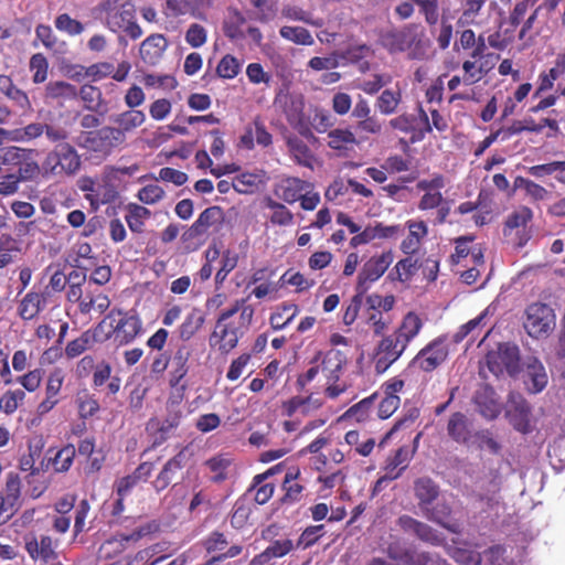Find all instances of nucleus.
<instances>
[{
    "label": "nucleus",
    "instance_id": "obj_7",
    "mask_svg": "<svg viewBox=\"0 0 565 565\" xmlns=\"http://www.w3.org/2000/svg\"><path fill=\"white\" fill-rule=\"evenodd\" d=\"M450 353V344L446 334L434 338L411 359L409 367L424 373L435 372L446 363Z\"/></svg>",
    "mask_w": 565,
    "mask_h": 565
},
{
    "label": "nucleus",
    "instance_id": "obj_24",
    "mask_svg": "<svg viewBox=\"0 0 565 565\" xmlns=\"http://www.w3.org/2000/svg\"><path fill=\"white\" fill-rule=\"evenodd\" d=\"M102 326L99 322L93 329L83 331L79 337L66 343L64 353L67 359H75L81 356L82 353L93 348L94 343H103L104 335H102Z\"/></svg>",
    "mask_w": 565,
    "mask_h": 565
},
{
    "label": "nucleus",
    "instance_id": "obj_10",
    "mask_svg": "<svg viewBox=\"0 0 565 565\" xmlns=\"http://www.w3.org/2000/svg\"><path fill=\"white\" fill-rule=\"evenodd\" d=\"M405 352L396 331L382 335L373 354V365L377 374L385 373Z\"/></svg>",
    "mask_w": 565,
    "mask_h": 565
},
{
    "label": "nucleus",
    "instance_id": "obj_19",
    "mask_svg": "<svg viewBox=\"0 0 565 565\" xmlns=\"http://www.w3.org/2000/svg\"><path fill=\"white\" fill-rule=\"evenodd\" d=\"M65 380V374L62 369L55 367L47 375L45 386V398L36 406V413L39 416L54 409L55 405L60 403L58 395Z\"/></svg>",
    "mask_w": 565,
    "mask_h": 565
},
{
    "label": "nucleus",
    "instance_id": "obj_41",
    "mask_svg": "<svg viewBox=\"0 0 565 565\" xmlns=\"http://www.w3.org/2000/svg\"><path fill=\"white\" fill-rule=\"evenodd\" d=\"M413 451L406 446L397 448L394 455L386 458L384 470L394 476V480L398 479L406 469Z\"/></svg>",
    "mask_w": 565,
    "mask_h": 565
},
{
    "label": "nucleus",
    "instance_id": "obj_53",
    "mask_svg": "<svg viewBox=\"0 0 565 565\" xmlns=\"http://www.w3.org/2000/svg\"><path fill=\"white\" fill-rule=\"evenodd\" d=\"M26 394L22 388L8 390L0 397V411L13 414L23 404Z\"/></svg>",
    "mask_w": 565,
    "mask_h": 565
},
{
    "label": "nucleus",
    "instance_id": "obj_48",
    "mask_svg": "<svg viewBox=\"0 0 565 565\" xmlns=\"http://www.w3.org/2000/svg\"><path fill=\"white\" fill-rule=\"evenodd\" d=\"M418 270V260L413 259L412 255L406 256L404 259L398 260L390 271L392 281L406 282L413 278Z\"/></svg>",
    "mask_w": 565,
    "mask_h": 565
},
{
    "label": "nucleus",
    "instance_id": "obj_22",
    "mask_svg": "<svg viewBox=\"0 0 565 565\" xmlns=\"http://www.w3.org/2000/svg\"><path fill=\"white\" fill-rule=\"evenodd\" d=\"M47 306L45 292L29 290L17 305V315L22 321H31L39 317Z\"/></svg>",
    "mask_w": 565,
    "mask_h": 565
},
{
    "label": "nucleus",
    "instance_id": "obj_13",
    "mask_svg": "<svg viewBox=\"0 0 565 565\" xmlns=\"http://www.w3.org/2000/svg\"><path fill=\"white\" fill-rule=\"evenodd\" d=\"M25 150L22 148H0V163L18 166L17 174L20 181L35 179L40 173V166L31 159H25Z\"/></svg>",
    "mask_w": 565,
    "mask_h": 565
},
{
    "label": "nucleus",
    "instance_id": "obj_49",
    "mask_svg": "<svg viewBox=\"0 0 565 565\" xmlns=\"http://www.w3.org/2000/svg\"><path fill=\"white\" fill-rule=\"evenodd\" d=\"M75 403L78 409V417L82 419H88L97 415L100 409L99 401L94 394L88 393V391H81L76 398Z\"/></svg>",
    "mask_w": 565,
    "mask_h": 565
},
{
    "label": "nucleus",
    "instance_id": "obj_37",
    "mask_svg": "<svg viewBox=\"0 0 565 565\" xmlns=\"http://www.w3.org/2000/svg\"><path fill=\"white\" fill-rule=\"evenodd\" d=\"M406 225L409 233L402 241L401 249L406 255H414L418 253L420 242L428 234V228L424 221H408Z\"/></svg>",
    "mask_w": 565,
    "mask_h": 565
},
{
    "label": "nucleus",
    "instance_id": "obj_40",
    "mask_svg": "<svg viewBox=\"0 0 565 565\" xmlns=\"http://www.w3.org/2000/svg\"><path fill=\"white\" fill-rule=\"evenodd\" d=\"M191 351L186 345H181L172 359L173 367L169 372V386H177L182 383L184 376L189 373V359Z\"/></svg>",
    "mask_w": 565,
    "mask_h": 565
},
{
    "label": "nucleus",
    "instance_id": "obj_17",
    "mask_svg": "<svg viewBox=\"0 0 565 565\" xmlns=\"http://www.w3.org/2000/svg\"><path fill=\"white\" fill-rule=\"evenodd\" d=\"M224 222V211L220 206H211L202 211L195 223L182 234L184 241L195 239L206 234L209 230Z\"/></svg>",
    "mask_w": 565,
    "mask_h": 565
},
{
    "label": "nucleus",
    "instance_id": "obj_15",
    "mask_svg": "<svg viewBox=\"0 0 565 565\" xmlns=\"http://www.w3.org/2000/svg\"><path fill=\"white\" fill-rule=\"evenodd\" d=\"M160 525L157 521H150L139 525L130 534H117L105 541L102 548L111 547V551L105 554V558H113V556L122 553L128 542H138L151 533L159 531Z\"/></svg>",
    "mask_w": 565,
    "mask_h": 565
},
{
    "label": "nucleus",
    "instance_id": "obj_42",
    "mask_svg": "<svg viewBox=\"0 0 565 565\" xmlns=\"http://www.w3.org/2000/svg\"><path fill=\"white\" fill-rule=\"evenodd\" d=\"M232 463L233 459L230 454H217L205 461V466L213 472L211 478L213 483H222L228 478V469Z\"/></svg>",
    "mask_w": 565,
    "mask_h": 565
},
{
    "label": "nucleus",
    "instance_id": "obj_21",
    "mask_svg": "<svg viewBox=\"0 0 565 565\" xmlns=\"http://www.w3.org/2000/svg\"><path fill=\"white\" fill-rule=\"evenodd\" d=\"M424 516L427 518L428 521L441 525L443 529L451 533L461 532L460 523L452 520V507L449 501H435L434 503L430 504L427 512H425Z\"/></svg>",
    "mask_w": 565,
    "mask_h": 565
},
{
    "label": "nucleus",
    "instance_id": "obj_2",
    "mask_svg": "<svg viewBox=\"0 0 565 565\" xmlns=\"http://www.w3.org/2000/svg\"><path fill=\"white\" fill-rule=\"evenodd\" d=\"M377 44L390 54L408 52L411 60H425L431 41L420 23H405L403 28L381 30Z\"/></svg>",
    "mask_w": 565,
    "mask_h": 565
},
{
    "label": "nucleus",
    "instance_id": "obj_45",
    "mask_svg": "<svg viewBox=\"0 0 565 565\" xmlns=\"http://www.w3.org/2000/svg\"><path fill=\"white\" fill-rule=\"evenodd\" d=\"M145 120V111L130 108L129 110L117 114L114 119L117 125V131H121L124 136L126 132H130L132 129L142 126Z\"/></svg>",
    "mask_w": 565,
    "mask_h": 565
},
{
    "label": "nucleus",
    "instance_id": "obj_60",
    "mask_svg": "<svg viewBox=\"0 0 565 565\" xmlns=\"http://www.w3.org/2000/svg\"><path fill=\"white\" fill-rule=\"evenodd\" d=\"M344 439L347 444L353 447L355 452L360 456H369L374 450V438H366L365 440H361V433L358 430L347 431Z\"/></svg>",
    "mask_w": 565,
    "mask_h": 565
},
{
    "label": "nucleus",
    "instance_id": "obj_58",
    "mask_svg": "<svg viewBox=\"0 0 565 565\" xmlns=\"http://www.w3.org/2000/svg\"><path fill=\"white\" fill-rule=\"evenodd\" d=\"M29 70L32 81L35 84H42L47 81L49 62L43 53H34L29 60Z\"/></svg>",
    "mask_w": 565,
    "mask_h": 565
},
{
    "label": "nucleus",
    "instance_id": "obj_11",
    "mask_svg": "<svg viewBox=\"0 0 565 565\" xmlns=\"http://www.w3.org/2000/svg\"><path fill=\"white\" fill-rule=\"evenodd\" d=\"M393 259L394 255L392 250L371 256L359 273L355 290L366 294L373 282L377 281V279L383 276Z\"/></svg>",
    "mask_w": 565,
    "mask_h": 565
},
{
    "label": "nucleus",
    "instance_id": "obj_5",
    "mask_svg": "<svg viewBox=\"0 0 565 565\" xmlns=\"http://www.w3.org/2000/svg\"><path fill=\"white\" fill-rule=\"evenodd\" d=\"M486 367L489 373L500 376L503 373L509 375L518 374L520 370V349L516 344L504 342L499 343L497 349L487 352L483 364L480 367V375L487 379Z\"/></svg>",
    "mask_w": 565,
    "mask_h": 565
},
{
    "label": "nucleus",
    "instance_id": "obj_61",
    "mask_svg": "<svg viewBox=\"0 0 565 565\" xmlns=\"http://www.w3.org/2000/svg\"><path fill=\"white\" fill-rule=\"evenodd\" d=\"M514 189H524L527 195L532 198L534 201H543L546 200L548 192L546 188L534 183L533 180L526 179L523 177H516L513 181Z\"/></svg>",
    "mask_w": 565,
    "mask_h": 565
},
{
    "label": "nucleus",
    "instance_id": "obj_16",
    "mask_svg": "<svg viewBox=\"0 0 565 565\" xmlns=\"http://www.w3.org/2000/svg\"><path fill=\"white\" fill-rule=\"evenodd\" d=\"M58 546V540H53L49 535H29L24 537V547L29 553V556L33 561H41L42 563H49L58 558L56 547Z\"/></svg>",
    "mask_w": 565,
    "mask_h": 565
},
{
    "label": "nucleus",
    "instance_id": "obj_56",
    "mask_svg": "<svg viewBox=\"0 0 565 565\" xmlns=\"http://www.w3.org/2000/svg\"><path fill=\"white\" fill-rule=\"evenodd\" d=\"M462 71L465 75L462 76V82L467 85L476 84L481 81V78L489 73V67L483 64V62L478 65L476 58L466 60L461 64Z\"/></svg>",
    "mask_w": 565,
    "mask_h": 565
},
{
    "label": "nucleus",
    "instance_id": "obj_46",
    "mask_svg": "<svg viewBox=\"0 0 565 565\" xmlns=\"http://www.w3.org/2000/svg\"><path fill=\"white\" fill-rule=\"evenodd\" d=\"M151 217V210L138 205V203H129L125 221L131 232L142 233L145 231V222Z\"/></svg>",
    "mask_w": 565,
    "mask_h": 565
},
{
    "label": "nucleus",
    "instance_id": "obj_33",
    "mask_svg": "<svg viewBox=\"0 0 565 565\" xmlns=\"http://www.w3.org/2000/svg\"><path fill=\"white\" fill-rule=\"evenodd\" d=\"M77 94L74 84L65 81H51L45 85L43 98L46 104H63L64 100L75 98Z\"/></svg>",
    "mask_w": 565,
    "mask_h": 565
},
{
    "label": "nucleus",
    "instance_id": "obj_28",
    "mask_svg": "<svg viewBox=\"0 0 565 565\" xmlns=\"http://www.w3.org/2000/svg\"><path fill=\"white\" fill-rule=\"evenodd\" d=\"M169 46L168 39L162 34H150L142 40L139 55L145 63L157 65Z\"/></svg>",
    "mask_w": 565,
    "mask_h": 565
},
{
    "label": "nucleus",
    "instance_id": "obj_1",
    "mask_svg": "<svg viewBox=\"0 0 565 565\" xmlns=\"http://www.w3.org/2000/svg\"><path fill=\"white\" fill-rule=\"evenodd\" d=\"M247 301L248 298L236 299L231 307L221 312L209 338L213 349L221 353L233 351L239 343V338L249 330L255 310Z\"/></svg>",
    "mask_w": 565,
    "mask_h": 565
},
{
    "label": "nucleus",
    "instance_id": "obj_36",
    "mask_svg": "<svg viewBox=\"0 0 565 565\" xmlns=\"http://www.w3.org/2000/svg\"><path fill=\"white\" fill-rule=\"evenodd\" d=\"M286 146L288 148L290 157L297 164L309 167L312 169L315 156L311 152L309 146L300 139L297 135H288L285 137Z\"/></svg>",
    "mask_w": 565,
    "mask_h": 565
},
{
    "label": "nucleus",
    "instance_id": "obj_62",
    "mask_svg": "<svg viewBox=\"0 0 565 565\" xmlns=\"http://www.w3.org/2000/svg\"><path fill=\"white\" fill-rule=\"evenodd\" d=\"M242 68V62L235 56L227 53L221 58L216 66V74L223 79H233L237 76Z\"/></svg>",
    "mask_w": 565,
    "mask_h": 565
},
{
    "label": "nucleus",
    "instance_id": "obj_32",
    "mask_svg": "<svg viewBox=\"0 0 565 565\" xmlns=\"http://www.w3.org/2000/svg\"><path fill=\"white\" fill-rule=\"evenodd\" d=\"M307 188H312L310 181L289 177L281 180L277 186L276 194L284 202L291 204L300 201L301 194L303 191H307Z\"/></svg>",
    "mask_w": 565,
    "mask_h": 565
},
{
    "label": "nucleus",
    "instance_id": "obj_4",
    "mask_svg": "<svg viewBox=\"0 0 565 565\" xmlns=\"http://www.w3.org/2000/svg\"><path fill=\"white\" fill-rule=\"evenodd\" d=\"M102 12H104L106 28L118 34L119 44H126L124 35L131 40H137L143 35V30L136 20L135 8L130 2L111 6L110 1H104Z\"/></svg>",
    "mask_w": 565,
    "mask_h": 565
},
{
    "label": "nucleus",
    "instance_id": "obj_44",
    "mask_svg": "<svg viewBox=\"0 0 565 565\" xmlns=\"http://www.w3.org/2000/svg\"><path fill=\"white\" fill-rule=\"evenodd\" d=\"M299 311V307L296 303H282L278 306L275 312L270 313V328L281 330L290 326Z\"/></svg>",
    "mask_w": 565,
    "mask_h": 565
},
{
    "label": "nucleus",
    "instance_id": "obj_50",
    "mask_svg": "<svg viewBox=\"0 0 565 565\" xmlns=\"http://www.w3.org/2000/svg\"><path fill=\"white\" fill-rule=\"evenodd\" d=\"M379 394L374 393L370 396L364 397L359 403L353 404L345 411L342 418L355 419L356 422H364L369 418L371 411L373 409V405L377 398Z\"/></svg>",
    "mask_w": 565,
    "mask_h": 565
},
{
    "label": "nucleus",
    "instance_id": "obj_34",
    "mask_svg": "<svg viewBox=\"0 0 565 565\" xmlns=\"http://www.w3.org/2000/svg\"><path fill=\"white\" fill-rule=\"evenodd\" d=\"M0 93L12 100L22 111L32 109L30 97L14 84L10 75L0 74Z\"/></svg>",
    "mask_w": 565,
    "mask_h": 565
},
{
    "label": "nucleus",
    "instance_id": "obj_3",
    "mask_svg": "<svg viewBox=\"0 0 565 565\" xmlns=\"http://www.w3.org/2000/svg\"><path fill=\"white\" fill-rule=\"evenodd\" d=\"M98 326L103 327L104 342L113 338L117 345L130 344L143 330V322L138 313L118 307H113L105 319L98 321Z\"/></svg>",
    "mask_w": 565,
    "mask_h": 565
},
{
    "label": "nucleus",
    "instance_id": "obj_59",
    "mask_svg": "<svg viewBox=\"0 0 565 565\" xmlns=\"http://www.w3.org/2000/svg\"><path fill=\"white\" fill-rule=\"evenodd\" d=\"M521 120L523 132L541 134L546 127L550 128L554 135L559 131L558 120L554 118H542L539 121H535L533 117H525Z\"/></svg>",
    "mask_w": 565,
    "mask_h": 565
},
{
    "label": "nucleus",
    "instance_id": "obj_18",
    "mask_svg": "<svg viewBox=\"0 0 565 565\" xmlns=\"http://www.w3.org/2000/svg\"><path fill=\"white\" fill-rule=\"evenodd\" d=\"M188 460V448L184 447L171 457L161 470L158 472L156 479L152 481V487L156 492L160 493L163 489L168 488L175 479L178 472H180L185 466Z\"/></svg>",
    "mask_w": 565,
    "mask_h": 565
},
{
    "label": "nucleus",
    "instance_id": "obj_35",
    "mask_svg": "<svg viewBox=\"0 0 565 565\" xmlns=\"http://www.w3.org/2000/svg\"><path fill=\"white\" fill-rule=\"evenodd\" d=\"M299 477V469H292L286 472L281 486L284 494L279 500L281 504H295L303 499L305 487L298 483L297 479Z\"/></svg>",
    "mask_w": 565,
    "mask_h": 565
},
{
    "label": "nucleus",
    "instance_id": "obj_39",
    "mask_svg": "<svg viewBox=\"0 0 565 565\" xmlns=\"http://www.w3.org/2000/svg\"><path fill=\"white\" fill-rule=\"evenodd\" d=\"M292 548L294 543L290 539L274 540L262 553H258L252 558L250 564L263 565L273 558H282V556L289 554Z\"/></svg>",
    "mask_w": 565,
    "mask_h": 565
},
{
    "label": "nucleus",
    "instance_id": "obj_6",
    "mask_svg": "<svg viewBox=\"0 0 565 565\" xmlns=\"http://www.w3.org/2000/svg\"><path fill=\"white\" fill-rule=\"evenodd\" d=\"M125 141L126 136L111 126H104L93 131H82L76 137V142L81 148L104 157L111 154L114 149Z\"/></svg>",
    "mask_w": 565,
    "mask_h": 565
},
{
    "label": "nucleus",
    "instance_id": "obj_54",
    "mask_svg": "<svg viewBox=\"0 0 565 565\" xmlns=\"http://www.w3.org/2000/svg\"><path fill=\"white\" fill-rule=\"evenodd\" d=\"M252 508L246 499H238L232 508L231 525L235 530L244 529L252 514Z\"/></svg>",
    "mask_w": 565,
    "mask_h": 565
},
{
    "label": "nucleus",
    "instance_id": "obj_27",
    "mask_svg": "<svg viewBox=\"0 0 565 565\" xmlns=\"http://www.w3.org/2000/svg\"><path fill=\"white\" fill-rule=\"evenodd\" d=\"M75 455L76 448L74 444L71 443L55 451L53 448H49L45 456V468L47 469L49 466H52L55 472H66L74 463ZM43 467L44 461L41 462V468L43 469Z\"/></svg>",
    "mask_w": 565,
    "mask_h": 565
},
{
    "label": "nucleus",
    "instance_id": "obj_52",
    "mask_svg": "<svg viewBox=\"0 0 565 565\" xmlns=\"http://www.w3.org/2000/svg\"><path fill=\"white\" fill-rule=\"evenodd\" d=\"M79 96L84 100L87 110L99 111L104 105L102 90L93 84H84L79 88Z\"/></svg>",
    "mask_w": 565,
    "mask_h": 565
},
{
    "label": "nucleus",
    "instance_id": "obj_25",
    "mask_svg": "<svg viewBox=\"0 0 565 565\" xmlns=\"http://www.w3.org/2000/svg\"><path fill=\"white\" fill-rule=\"evenodd\" d=\"M424 327L425 321L418 313L409 311L403 316V319L394 330L405 351L411 342L418 337Z\"/></svg>",
    "mask_w": 565,
    "mask_h": 565
},
{
    "label": "nucleus",
    "instance_id": "obj_23",
    "mask_svg": "<svg viewBox=\"0 0 565 565\" xmlns=\"http://www.w3.org/2000/svg\"><path fill=\"white\" fill-rule=\"evenodd\" d=\"M414 498L417 501V507L425 515V511L438 500L440 494V487L430 477H419L413 483Z\"/></svg>",
    "mask_w": 565,
    "mask_h": 565
},
{
    "label": "nucleus",
    "instance_id": "obj_57",
    "mask_svg": "<svg viewBox=\"0 0 565 565\" xmlns=\"http://www.w3.org/2000/svg\"><path fill=\"white\" fill-rule=\"evenodd\" d=\"M266 207L271 209L270 223L277 225H290L294 222V214L284 203L270 199L266 200Z\"/></svg>",
    "mask_w": 565,
    "mask_h": 565
},
{
    "label": "nucleus",
    "instance_id": "obj_43",
    "mask_svg": "<svg viewBox=\"0 0 565 565\" xmlns=\"http://www.w3.org/2000/svg\"><path fill=\"white\" fill-rule=\"evenodd\" d=\"M403 95L401 89L385 88L375 100V107L382 115H392L398 110Z\"/></svg>",
    "mask_w": 565,
    "mask_h": 565
},
{
    "label": "nucleus",
    "instance_id": "obj_30",
    "mask_svg": "<svg viewBox=\"0 0 565 565\" xmlns=\"http://www.w3.org/2000/svg\"><path fill=\"white\" fill-rule=\"evenodd\" d=\"M359 145V140L351 128H334L328 132L329 148L338 151L339 156H348Z\"/></svg>",
    "mask_w": 565,
    "mask_h": 565
},
{
    "label": "nucleus",
    "instance_id": "obj_47",
    "mask_svg": "<svg viewBox=\"0 0 565 565\" xmlns=\"http://www.w3.org/2000/svg\"><path fill=\"white\" fill-rule=\"evenodd\" d=\"M204 322L205 316L203 311L200 308H193L179 328V335L182 341H189V339L193 338L202 329Z\"/></svg>",
    "mask_w": 565,
    "mask_h": 565
},
{
    "label": "nucleus",
    "instance_id": "obj_9",
    "mask_svg": "<svg viewBox=\"0 0 565 565\" xmlns=\"http://www.w3.org/2000/svg\"><path fill=\"white\" fill-rule=\"evenodd\" d=\"M525 330L533 338L546 337L555 328V313L546 303H532L525 310Z\"/></svg>",
    "mask_w": 565,
    "mask_h": 565
},
{
    "label": "nucleus",
    "instance_id": "obj_26",
    "mask_svg": "<svg viewBox=\"0 0 565 565\" xmlns=\"http://www.w3.org/2000/svg\"><path fill=\"white\" fill-rule=\"evenodd\" d=\"M182 419L181 409L168 411L167 416L163 419L151 418L148 424V428L153 429L156 433L153 447H158L163 441L169 439V434L180 426Z\"/></svg>",
    "mask_w": 565,
    "mask_h": 565
},
{
    "label": "nucleus",
    "instance_id": "obj_63",
    "mask_svg": "<svg viewBox=\"0 0 565 565\" xmlns=\"http://www.w3.org/2000/svg\"><path fill=\"white\" fill-rule=\"evenodd\" d=\"M279 34L296 44L310 45L315 42L309 30L302 26H282Z\"/></svg>",
    "mask_w": 565,
    "mask_h": 565
},
{
    "label": "nucleus",
    "instance_id": "obj_29",
    "mask_svg": "<svg viewBox=\"0 0 565 565\" xmlns=\"http://www.w3.org/2000/svg\"><path fill=\"white\" fill-rule=\"evenodd\" d=\"M475 404L483 417L495 419L501 414V404L497 398L495 391L489 385H484L475 395Z\"/></svg>",
    "mask_w": 565,
    "mask_h": 565
},
{
    "label": "nucleus",
    "instance_id": "obj_31",
    "mask_svg": "<svg viewBox=\"0 0 565 565\" xmlns=\"http://www.w3.org/2000/svg\"><path fill=\"white\" fill-rule=\"evenodd\" d=\"M447 433L451 440L468 444L472 438L469 417L462 412L452 413L448 419Z\"/></svg>",
    "mask_w": 565,
    "mask_h": 565
},
{
    "label": "nucleus",
    "instance_id": "obj_51",
    "mask_svg": "<svg viewBox=\"0 0 565 565\" xmlns=\"http://www.w3.org/2000/svg\"><path fill=\"white\" fill-rule=\"evenodd\" d=\"M274 471V469H269L263 475L255 476L253 478V484L252 488H256L255 493V502L258 504H265L269 500H271L273 494L275 492V484L273 483H264L265 480L270 476V473Z\"/></svg>",
    "mask_w": 565,
    "mask_h": 565
},
{
    "label": "nucleus",
    "instance_id": "obj_55",
    "mask_svg": "<svg viewBox=\"0 0 565 565\" xmlns=\"http://www.w3.org/2000/svg\"><path fill=\"white\" fill-rule=\"evenodd\" d=\"M263 177L256 172H243L234 179V191L238 193H253L258 190Z\"/></svg>",
    "mask_w": 565,
    "mask_h": 565
},
{
    "label": "nucleus",
    "instance_id": "obj_14",
    "mask_svg": "<svg viewBox=\"0 0 565 565\" xmlns=\"http://www.w3.org/2000/svg\"><path fill=\"white\" fill-rule=\"evenodd\" d=\"M397 525L404 532L411 533L427 544L440 546L446 542V537L441 532L431 527V525L428 523L416 520V518L412 515L404 514L398 516Z\"/></svg>",
    "mask_w": 565,
    "mask_h": 565
},
{
    "label": "nucleus",
    "instance_id": "obj_12",
    "mask_svg": "<svg viewBox=\"0 0 565 565\" xmlns=\"http://www.w3.org/2000/svg\"><path fill=\"white\" fill-rule=\"evenodd\" d=\"M321 359V372L328 381V395L335 397L341 390L334 387V383L341 379L342 367L347 364V356L340 350H328L327 352H318L312 363H317Z\"/></svg>",
    "mask_w": 565,
    "mask_h": 565
},
{
    "label": "nucleus",
    "instance_id": "obj_64",
    "mask_svg": "<svg viewBox=\"0 0 565 565\" xmlns=\"http://www.w3.org/2000/svg\"><path fill=\"white\" fill-rule=\"evenodd\" d=\"M417 8L424 21L430 26L437 24L439 20V1L438 0H417Z\"/></svg>",
    "mask_w": 565,
    "mask_h": 565
},
{
    "label": "nucleus",
    "instance_id": "obj_8",
    "mask_svg": "<svg viewBox=\"0 0 565 565\" xmlns=\"http://www.w3.org/2000/svg\"><path fill=\"white\" fill-rule=\"evenodd\" d=\"M43 169L53 174H73L81 169V157L70 142H60L46 154Z\"/></svg>",
    "mask_w": 565,
    "mask_h": 565
},
{
    "label": "nucleus",
    "instance_id": "obj_20",
    "mask_svg": "<svg viewBox=\"0 0 565 565\" xmlns=\"http://www.w3.org/2000/svg\"><path fill=\"white\" fill-rule=\"evenodd\" d=\"M531 408L526 399L519 393H513L512 391L507 398V416L513 427L521 433H526Z\"/></svg>",
    "mask_w": 565,
    "mask_h": 565
},
{
    "label": "nucleus",
    "instance_id": "obj_38",
    "mask_svg": "<svg viewBox=\"0 0 565 565\" xmlns=\"http://www.w3.org/2000/svg\"><path fill=\"white\" fill-rule=\"evenodd\" d=\"M524 382L527 391L532 394H539L546 388L548 382L546 369L537 359H533L531 363L526 364Z\"/></svg>",
    "mask_w": 565,
    "mask_h": 565
}]
</instances>
